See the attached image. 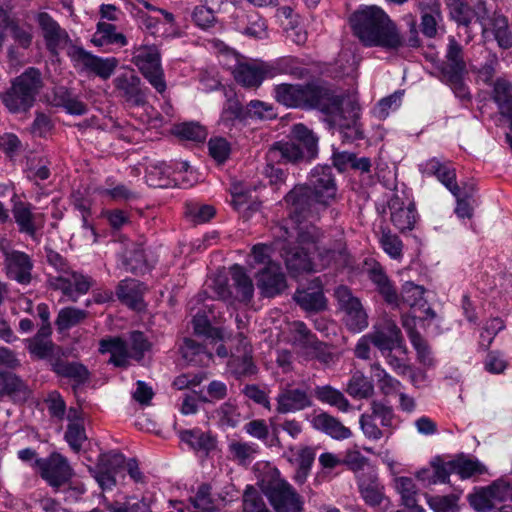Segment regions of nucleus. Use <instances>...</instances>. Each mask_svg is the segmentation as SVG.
I'll list each match as a JSON object with an SVG mask.
<instances>
[{
	"label": "nucleus",
	"instance_id": "9b49d317",
	"mask_svg": "<svg viewBox=\"0 0 512 512\" xmlns=\"http://www.w3.org/2000/svg\"><path fill=\"white\" fill-rule=\"evenodd\" d=\"M131 62L139 69L144 78L160 94L167 85L161 65V54L156 45H139L132 49Z\"/></svg>",
	"mask_w": 512,
	"mask_h": 512
},
{
	"label": "nucleus",
	"instance_id": "58836bf2",
	"mask_svg": "<svg viewBox=\"0 0 512 512\" xmlns=\"http://www.w3.org/2000/svg\"><path fill=\"white\" fill-rule=\"evenodd\" d=\"M368 277L386 303L395 307L399 306L400 298L397 291L380 265L372 267L368 272Z\"/></svg>",
	"mask_w": 512,
	"mask_h": 512
},
{
	"label": "nucleus",
	"instance_id": "f257e3e1",
	"mask_svg": "<svg viewBox=\"0 0 512 512\" xmlns=\"http://www.w3.org/2000/svg\"><path fill=\"white\" fill-rule=\"evenodd\" d=\"M277 244L284 258L286 267L293 277L303 273L321 271L329 266L344 267L349 263L344 233L337 231L329 246H320L322 231L315 225L298 227L296 245L291 247L289 239L292 232L286 227H279Z\"/></svg>",
	"mask_w": 512,
	"mask_h": 512
},
{
	"label": "nucleus",
	"instance_id": "4be33fe9",
	"mask_svg": "<svg viewBox=\"0 0 512 512\" xmlns=\"http://www.w3.org/2000/svg\"><path fill=\"white\" fill-rule=\"evenodd\" d=\"M388 205L390 209V220L401 233L411 231L415 228L419 216L416 205L412 200H404L400 196L394 195Z\"/></svg>",
	"mask_w": 512,
	"mask_h": 512
},
{
	"label": "nucleus",
	"instance_id": "6e6d98bb",
	"mask_svg": "<svg viewBox=\"0 0 512 512\" xmlns=\"http://www.w3.org/2000/svg\"><path fill=\"white\" fill-rule=\"evenodd\" d=\"M376 377L377 386L385 397L396 396L401 392L402 383L391 376L379 363L371 365Z\"/></svg>",
	"mask_w": 512,
	"mask_h": 512
},
{
	"label": "nucleus",
	"instance_id": "0e129e2a",
	"mask_svg": "<svg viewBox=\"0 0 512 512\" xmlns=\"http://www.w3.org/2000/svg\"><path fill=\"white\" fill-rule=\"evenodd\" d=\"M54 371L62 377L73 380L77 385L84 384L89 379L87 368L76 362H58L54 366Z\"/></svg>",
	"mask_w": 512,
	"mask_h": 512
},
{
	"label": "nucleus",
	"instance_id": "3c124183",
	"mask_svg": "<svg viewBox=\"0 0 512 512\" xmlns=\"http://www.w3.org/2000/svg\"><path fill=\"white\" fill-rule=\"evenodd\" d=\"M54 104L70 115L81 116L87 113L88 106L78 96L61 87L55 91Z\"/></svg>",
	"mask_w": 512,
	"mask_h": 512
},
{
	"label": "nucleus",
	"instance_id": "9d476101",
	"mask_svg": "<svg viewBox=\"0 0 512 512\" xmlns=\"http://www.w3.org/2000/svg\"><path fill=\"white\" fill-rule=\"evenodd\" d=\"M512 481L509 477H501L494 480L490 485L475 488L467 497L471 507L478 512H512V508L502 506L493 511L496 503L511 500Z\"/></svg>",
	"mask_w": 512,
	"mask_h": 512
},
{
	"label": "nucleus",
	"instance_id": "473e14b6",
	"mask_svg": "<svg viewBox=\"0 0 512 512\" xmlns=\"http://www.w3.org/2000/svg\"><path fill=\"white\" fill-rule=\"evenodd\" d=\"M123 464L124 456L119 453H109L100 457L96 480L103 489L115 486L116 476Z\"/></svg>",
	"mask_w": 512,
	"mask_h": 512
},
{
	"label": "nucleus",
	"instance_id": "37998d69",
	"mask_svg": "<svg viewBox=\"0 0 512 512\" xmlns=\"http://www.w3.org/2000/svg\"><path fill=\"white\" fill-rule=\"evenodd\" d=\"M259 452V446L253 442L232 440L227 445V457L237 465L249 466Z\"/></svg>",
	"mask_w": 512,
	"mask_h": 512
},
{
	"label": "nucleus",
	"instance_id": "c03bdc74",
	"mask_svg": "<svg viewBox=\"0 0 512 512\" xmlns=\"http://www.w3.org/2000/svg\"><path fill=\"white\" fill-rule=\"evenodd\" d=\"M313 427L337 440H344L351 437V430L344 426L337 418L322 412L312 419Z\"/></svg>",
	"mask_w": 512,
	"mask_h": 512
},
{
	"label": "nucleus",
	"instance_id": "bb28decb",
	"mask_svg": "<svg viewBox=\"0 0 512 512\" xmlns=\"http://www.w3.org/2000/svg\"><path fill=\"white\" fill-rule=\"evenodd\" d=\"M421 167L423 173L435 176L454 197H459L460 187L456 182V170L450 162H441L437 158H431Z\"/></svg>",
	"mask_w": 512,
	"mask_h": 512
},
{
	"label": "nucleus",
	"instance_id": "864d4df0",
	"mask_svg": "<svg viewBox=\"0 0 512 512\" xmlns=\"http://www.w3.org/2000/svg\"><path fill=\"white\" fill-rule=\"evenodd\" d=\"M231 278L236 290V298L240 302H250L254 295V285L245 269L240 265H234L231 268Z\"/></svg>",
	"mask_w": 512,
	"mask_h": 512
},
{
	"label": "nucleus",
	"instance_id": "09e8293b",
	"mask_svg": "<svg viewBox=\"0 0 512 512\" xmlns=\"http://www.w3.org/2000/svg\"><path fill=\"white\" fill-rule=\"evenodd\" d=\"M381 355L396 374L405 375L410 370L408 348L405 340L381 353Z\"/></svg>",
	"mask_w": 512,
	"mask_h": 512
},
{
	"label": "nucleus",
	"instance_id": "423d86ee",
	"mask_svg": "<svg viewBox=\"0 0 512 512\" xmlns=\"http://www.w3.org/2000/svg\"><path fill=\"white\" fill-rule=\"evenodd\" d=\"M276 117L272 104L251 100L245 107L236 98H229L223 106L221 123L232 136L241 133L248 126L249 119L269 120Z\"/></svg>",
	"mask_w": 512,
	"mask_h": 512
},
{
	"label": "nucleus",
	"instance_id": "412c9836",
	"mask_svg": "<svg viewBox=\"0 0 512 512\" xmlns=\"http://www.w3.org/2000/svg\"><path fill=\"white\" fill-rule=\"evenodd\" d=\"M117 95L128 106H143L146 103V94L141 88V80L134 71L119 74L114 80Z\"/></svg>",
	"mask_w": 512,
	"mask_h": 512
},
{
	"label": "nucleus",
	"instance_id": "4c0bfd02",
	"mask_svg": "<svg viewBox=\"0 0 512 512\" xmlns=\"http://www.w3.org/2000/svg\"><path fill=\"white\" fill-rule=\"evenodd\" d=\"M99 352L110 354L109 363L116 367H126L129 359L127 341L119 336L103 338L99 342Z\"/></svg>",
	"mask_w": 512,
	"mask_h": 512
},
{
	"label": "nucleus",
	"instance_id": "a211bd4d",
	"mask_svg": "<svg viewBox=\"0 0 512 512\" xmlns=\"http://www.w3.org/2000/svg\"><path fill=\"white\" fill-rule=\"evenodd\" d=\"M289 218L300 225L304 220L313 218L315 200L305 185H296L284 197Z\"/></svg>",
	"mask_w": 512,
	"mask_h": 512
},
{
	"label": "nucleus",
	"instance_id": "4468645a",
	"mask_svg": "<svg viewBox=\"0 0 512 512\" xmlns=\"http://www.w3.org/2000/svg\"><path fill=\"white\" fill-rule=\"evenodd\" d=\"M335 297L343 313L342 320L348 330L358 333L368 327V315L360 299L353 296L348 287L339 286L335 290Z\"/></svg>",
	"mask_w": 512,
	"mask_h": 512
},
{
	"label": "nucleus",
	"instance_id": "13d9d810",
	"mask_svg": "<svg viewBox=\"0 0 512 512\" xmlns=\"http://www.w3.org/2000/svg\"><path fill=\"white\" fill-rule=\"evenodd\" d=\"M407 334L411 345L416 351L418 361L427 368L434 367L435 359L426 339L412 327L408 328Z\"/></svg>",
	"mask_w": 512,
	"mask_h": 512
},
{
	"label": "nucleus",
	"instance_id": "f8f14e48",
	"mask_svg": "<svg viewBox=\"0 0 512 512\" xmlns=\"http://www.w3.org/2000/svg\"><path fill=\"white\" fill-rule=\"evenodd\" d=\"M395 414L393 408L380 401H372L370 409L360 416V426L364 435L370 440L388 437L394 429Z\"/></svg>",
	"mask_w": 512,
	"mask_h": 512
},
{
	"label": "nucleus",
	"instance_id": "338daca9",
	"mask_svg": "<svg viewBox=\"0 0 512 512\" xmlns=\"http://www.w3.org/2000/svg\"><path fill=\"white\" fill-rule=\"evenodd\" d=\"M215 413L218 425L222 429L235 428L242 420L238 406L231 401L223 403Z\"/></svg>",
	"mask_w": 512,
	"mask_h": 512
},
{
	"label": "nucleus",
	"instance_id": "ddd939ff",
	"mask_svg": "<svg viewBox=\"0 0 512 512\" xmlns=\"http://www.w3.org/2000/svg\"><path fill=\"white\" fill-rule=\"evenodd\" d=\"M304 185L313 195L315 203L324 208L336 200L338 187L330 166L314 167L309 174L307 184Z\"/></svg>",
	"mask_w": 512,
	"mask_h": 512
},
{
	"label": "nucleus",
	"instance_id": "c756f323",
	"mask_svg": "<svg viewBox=\"0 0 512 512\" xmlns=\"http://www.w3.org/2000/svg\"><path fill=\"white\" fill-rule=\"evenodd\" d=\"M279 413L297 412L312 406V399L306 390L298 388L283 389L276 397Z\"/></svg>",
	"mask_w": 512,
	"mask_h": 512
},
{
	"label": "nucleus",
	"instance_id": "e433bc0d",
	"mask_svg": "<svg viewBox=\"0 0 512 512\" xmlns=\"http://www.w3.org/2000/svg\"><path fill=\"white\" fill-rule=\"evenodd\" d=\"M340 95L343 97L342 104H344L345 97L342 94ZM350 113L351 117L346 122L343 105H341V115L335 118L329 116L334 123H337L339 125L340 134L342 135L343 140L347 142H353L355 140H361L364 138L363 132L357 122L359 115L358 107L356 104L350 103Z\"/></svg>",
	"mask_w": 512,
	"mask_h": 512
},
{
	"label": "nucleus",
	"instance_id": "7c9ffc66",
	"mask_svg": "<svg viewBox=\"0 0 512 512\" xmlns=\"http://www.w3.org/2000/svg\"><path fill=\"white\" fill-rule=\"evenodd\" d=\"M268 63V77L274 78L278 75H290L296 79H304L310 75V71L306 68L304 62L294 56H284L277 58Z\"/></svg>",
	"mask_w": 512,
	"mask_h": 512
},
{
	"label": "nucleus",
	"instance_id": "39448f33",
	"mask_svg": "<svg viewBox=\"0 0 512 512\" xmlns=\"http://www.w3.org/2000/svg\"><path fill=\"white\" fill-rule=\"evenodd\" d=\"M257 485L274 512H303L304 499L281 472L269 463L258 469Z\"/></svg>",
	"mask_w": 512,
	"mask_h": 512
},
{
	"label": "nucleus",
	"instance_id": "f03ea898",
	"mask_svg": "<svg viewBox=\"0 0 512 512\" xmlns=\"http://www.w3.org/2000/svg\"><path fill=\"white\" fill-rule=\"evenodd\" d=\"M34 19L40 29L46 50L53 56L67 49V56L73 67L80 71L94 74L107 80L118 66L115 57L102 58L74 44L69 33L48 12H38Z\"/></svg>",
	"mask_w": 512,
	"mask_h": 512
},
{
	"label": "nucleus",
	"instance_id": "2eb2a0df",
	"mask_svg": "<svg viewBox=\"0 0 512 512\" xmlns=\"http://www.w3.org/2000/svg\"><path fill=\"white\" fill-rule=\"evenodd\" d=\"M50 288L60 291L63 297L71 302H76L85 295L93 285V279L82 272L70 270L61 276H48Z\"/></svg>",
	"mask_w": 512,
	"mask_h": 512
},
{
	"label": "nucleus",
	"instance_id": "de8ad7c7",
	"mask_svg": "<svg viewBox=\"0 0 512 512\" xmlns=\"http://www.w3.org/2000/svg\"><path fill=\"white\" fill-rule=\"evenodd\" d=\"M289 342L300 349L318 350L320 342L302 321H294L289 325Z\"/></svg>",
	"mask_w": 512,
	"mask_h": 512
},
{
	"label": "nucleus",
	"instance_id": "6e6552de",
	"mask_svg": "<svg viewBox=\"0 0 512 512\" xmlns=\"http://www.w3.org/2000/svg\"><path fill=\"white\" fill-rule=\"evenodd\" d=\"M42 86L39 69L29 67L12 81L11 87L1 93L0 98L10 112H25L33 106Z\"/></svg>",
	"mask_w": 512,
	"mask_h": 512
},
{
	"label": "nucleus",
	"instance_id": "a19ab883",
	"mask_svg": "<svg viewBox=\"0 0 512 512\" xmlns=\"http://www.w3.org/2000/svg\"><path fill=\"white\" fill-rule=\"evenodd\" d=\"M290 451L292 453L290 462L297 465L293 479L299 485L304 484L315 461V450L311 447L304 446L300 448H290Z\"/></svg>",
	"mask_w": 512,
	"mask_h": 512
},
{
	"label": "nucleus",
	"instance_id": "f704fd0d",
	"mask_svg": "<svg viewBox=\"0 0 512 512\" xmlns=\"http://www.w3.org/2000/svg\"><path fill=\"white\" fill-rule=\"evenodd\" d=\"M144 286L138 280L124 279L116 288L118 299L129 308L140 311L144 308L143 302Z\"/></svg>",
	"mask_w": 512,
	"mask_h": 512
},
{
	"label": "nucleus",
	"instance_id": "ea45409f",
	"mask_svg": "<svg viewBox=\"0 0 512 512\" xmlns=\"http://www.w3.org/2000/svg\"><path fill=\"white\" fill-rule=\"evenodd\" d=\"M425 289L423 286L416 285L413 282H405L402 286L401 300L411 308H424V320H433L436 318V312L429 306L424 299Z\"/></svg>",
	"mask_w": 512,
	"mask_h": 512
},
{
	"label": "nucleus",
	"instance_id": "5701e85b",
	"mask_svg": "<svg viewBox=\"0 0 512 512\" xmlns=\"http://www.w3.org/2000/svg\"><path fill=\"white\" fill-rule=\"evenodd\" d=\"M227 369L236 379L251 377L257 373L252 347L245 337L240 339L239 346L232 353L227 363Z\"/></svg>",
	"mask_w": 512,
	"mask_h": 512
},
{
	"label": "nucleus",
	"instance_id": "cd10ccee",
	"mask_svg": "<svg viewBox=\"0 0 512 512\" xmlns=\"http://www.w3.org/2000/svg\"><path fill=\"white\" fill-rule=\"evenodd\" d=\"M31 391L26 381L11 371H0V401L8 397L14 402H24Z\"/></svg>",
	"mask_w": 512,
	"mask_h": 512
},
{
	"label": "nucleus",
	"instance_id": "20e7f679",
	"mask_svg": "<svg viewBox=\"0 0 512 512\" xmlns=\"http://www.w3.org/2000/svg\"><path fill=\"white\" fill-rule=\"evenodd\" d=\"M273 96L278 103L288 108L317 109L334 118L341 115L343 97L314 83H281L274 86Z\"/></svg>",
	"mask_w": 512,
	"mask_h": 512
},
{
	"label": "nucleus",
	"instance_id": "aec40b11",
	"mask_svg": "<svg viewBox=\"0 0 512 512\" xmlns=\"http://www.w3.org/2000/svg\"><path fill=\"white\" fill-rule=\"evenodd\" d=\"M268 63L261 60L238 61L232 74L235 81L246 88H258L268 77Z\"/></svg>",
	"mask_w": 512,
	"mask_h": 512
},
{
	"label": "nucleus",
	"instance_id": "0eeeda50",
	"mask_svg": "<svg viewBox=\"0 0 512 512\" xmlns=\"http://www.w3.org/2000/svg\"><path fill=\"white\" fill-rule=\"evenodd\" d=\"M7 33L13 40L7 49V57L12 65L21 62L24 54L29 50L34 40V27L32 24L20 19L12 18L7 7L0 2V51L7 39Z\"/></svg>",
	"mask_w": 512,
	"mask_h": 512
},
{
	"label": "nucleus",
	"instance_id": "72a5a7b5",
	"mask_svg": "<svg viewBox=\"0 0 512 512\" xmlns=\"http://www.w3.org/2000/svg\"><path fill=\"white\" fill-rule=\"evenodd\" d=\"M91 42L96 47H117L122 48L128 44L126 36L118 32L112 23L99 21L96 25Z\"/></svg>",
	"mask_w": 512,
	"mask_h": 512
},
{
	"label": "nucleus",
	"instance_id": "a878e982",
	"mask_svg": "<svg viewBox=\"0 0 512 512\" xmlns=\"http://www.w3.org/2000/svg\"><path fill=\"white\" fill-rule=\"evenodd\" d=\"M489 99L496 105L498 113L512 126V82L498 77L490 84Z\"/></svg>",
	"mask_w": 512,
	"mask_h": 512
},
{
	"label": "nucleus",
	"instance_id": "79ce46f5",
	"mask_svg": "<svg viewBox=\"0 0 512 512\" xmlns=\"http://www.w3.org/2000/svg\"><path fill=\"white\" fill-rule=\"evenodd\" d=\"M288 138L300 145L307 159H314L317 156L319 139L315 133L304 124H294L291 127Z\"/></svg>",
	"mask_w": 512,
	"mask_h": 512
},
{
	"label": "nucleus",
	"instance_id": "6ab92c4d",
	"mask_svg": "<svg viewBox=\"0 0 512 512\" xmlns=\"http://www.w3.org/2000/svg\"><path fill=\"white\" fill-rule=\"evenodd\" d=\"M450 16L458 24L469 26L473 21L483 24L488 17L485 0H471L473 5L470 6L465 0H444Z\"/></svg>",
	"mask_w": 512,
	"mask_h": 512
},
{
	"label": "nucleus",
	"instance_id": "e2e57ef3",
	"mask_svg": "<svg viewBox=\"0 0 512 512\" xmlns=\"http://www.w3.org/2000/svg\"><path fill=\"white\" fill-rule=\"evenodd\" d=\"M359 491L365 503L372 507L379 506L384 500V487L376 477L370 478L368 481L361 480Z\"/></svg>",
	"mask_w": 512,
	"mask_h": 512
},
{
	"label": "nucleus",
	"instance_id": "680f3d73",
	"mask_svg": "<svg viewBox=\"0 0 512 512\" xmlns=\"http://www.w3.org/2000/svg\"><path fill=\"white\" fill-rule=\"evenodd\" d=\"M88 316V312L76 307L62 308L57 315L55 325L60 332L71 329L80 324Z\"/></svg>",
	"mask_w": 512,
	"mask_h": 512
},
{
	"label": "nucleus",
	"instance_id": "49530a36",
	"mask_svg": "<svg viewBox=\"0 0 512 512\" xmlns=\"http://www.w3.org/2000/svg\"><path fill=\"white\" fill-rule=\"evenodd\" d=\"M346 392L354 399L362 400L371 398L375 388L372 380L364 375L362 371H354L346 385Z\"/></svg>",
	"mask_w": 512,
	"mask_h": 512
},
{
	"label": "nucleus",
	"instance_id": "2f4dec72",
	"mask_svg": "<svg viewBox=\"0 0 512 512\" xmlns=\"http://www.w3.org/2000/svg\"><path fill=\"white\" fill-rule=\"evenodd\" d=\"M266 158L268 162L295 164L307 159V156L299 144L288 138L287 141L275 142L267 151Z\"/></svg>",
	"mask_w": 512,
	"mask_h": 512
},
{
	"label": "nucleus",
	"instance_id": "a18cd8bd",
	"mask_svg": "<svg viewBox=\"0 0 512 512\" xmlns=\"http://www.w3.org/2000/svg\"><path fill=\"white\" fill-rule=\"evenodd\" d=\"M454 473L458 474L461 479H469L488 473L487 467L475 457L457 455L451 460Z\"/></svg>",
	"mask_w": 512,
	"mask_h": 512
},
{
	"label": "nucleus",
	"instance_id": "69168bd1",
	"mask_svg": "<svg viewBox=\"0 0 512 512\" xmlns=\"http://www.w3.org/2000/svg\"><path fill=\"white\" fill-rule=\"evenodd\" d=\"M505 328V321L501 317H491L487 319L481 328L479 347L483 350H488L498 333Z\"/></svg>",
	"mask_w": 512,
	"mask_h": 512
},
{
	"label": "nucleus",
	"instance_id": "393cba45",
	"mask_svg": "<svg viewBox=\"0 0 512 512\" xmlns=\"http://www.w3.org/2000/svg\"><path fill=\"white\" fill-rule=\"evenodd\" d=\"M6 275L9 279L21 285H28L32 281L34 267L31 257L22 251L11 250L6 253L4 260Z\"/></svg>",
	"mask_w": 512,
	"mask_h": 512
},
{
	"label": "nucleus",
	"instance_id": "5fc2aeb1",
	"mask_svg": "<svg viewBox=\"0 0 512 512\" xmlns=\"http://www.w3.org/2000/svg\"><path fill=\"white\" fill-rule=\"evenodd\" d=\"M294 300L305 311H321L326 308V298L319 286L316 290L298 289L295 292Z\"/></svg>",
	"mask_w": 512,
	"mask_h": 512
},
{
	"label": "nucleus",
	"instance_id": "bf43d9fd",
	"mask_svg": "<svg viewBox=\"0 0 512 512\" xmlns=\"http://www.w3.org/2000/svg\"><path fill=\"white\" fill-rule=\"evenodd\" d=\"M315 396L322 403L334 406L341 412H347L350 409V403L344 394L330 385L317 386Z\"/></svg>",
	"mask_w": 512,
	"mask_h": 512
},
{
	"label": "nucleus",
	"instance_id": "c85d7f7f",
	"mask_svg": "<svg viewBox=\"0 0 512 512\" xmlns=\"http://www.w3.org/2000/svg\"><path fill=\"white\" fill-rule=\"evenodd\" d=\"M258 287L265 297L280 294L286 288V278L277 263H269L259 274Z\"/></svg>",
	"mask_w": 512,
	"mask_h": 512
},
{
	"label": "nucleus",
	"instance_id": "f3484780",
	"mask_svg": "<svg viewBox=\"0 0 512 512\" xmlns=\"http://www.w3.org/2000/svg\"><path fill=\"white\" fill-rule=\"evenodd\" d=\"M12 215L20 233L35 238L38 230L45 224L43 213L35 212V207L30 202L22 201L14 193L12 198Z\"/></svg>",
	"mask_w": 512,
	"mask_h": 512
},
{
	"label": "nucleus",
	"instance_id": "052dcab7",
	"mask_svg": "<svg viewBox=\"0 0 512 512\" xmlns=\"http://www.w3.org/2000/svg\"><path fill=\"white\" fill-rule=\"evenodd\" d=\"M174 169L165 162L151 165L145 175L146 182L151 187H168L171 184V175Z\"/></svg>",
	"mask_w": 512,
	"mask_h": 512
},
{
	"label": "nucleus",
	"instance_id": "4d7b16f0",
	"mask_svg": "<svg viewBox=\"0 0 512 512\" xmlns=\"http://www.w3.org/2000/svg\"><path fill=\"white\" fill-rule=\"evenodd\" d=\"M185 360L195 365H206L212 360V354L193 339L185 338L180 348Z\"/></svg>",
	"mask_w": 512,
	"mask_h": 512
},
{
	"label": "nucleus",
	"instance_id": "dca6fc26",
	"mask_svg": "<svg viewBox=\"0 0 512 512\" xmlns=\"http://www.w3.org/2000/svg\"><path fill=\"white\" fill-rule=\"evenodd\" d=\"M40 476L55 490L70 481L73 469L67 458L58 452L51 453L46 458H39L35 462Z\"/></svg>",
	"mask_w": 512,
	"mask_h": 512
},
{
	"label": "nucleus",
	"instance_id": "c9c22d12",
	"mask_svg": "<svg viewBox=\"0 0 512 512\" xmlns=\"http://www.w3.org/2000/svg\"><path fill=\"white\" fill-rule=\"evenodd\" d=\"M267 21L258 12L251 11L237 16L236 29L243 35L256 39L267 37Z\"/></svg>",
	"mask_w": 512,
	"mask_h": 512
},
{
	"label": "nucleus",
	"instance_id": "603ef678",
	"mask_svg": "<svg viewBox=\"0 0 512 512\" xmlns=\"http://www.w3.org/2000/svg\"><path fill=\"white\" fill-rule=\"evenodd\" d=\"M77 413L76 409L69 410V423L65 432V440L75 452L80 451L82 444L87 439L83 421L77 417Z\"/></svg>",
	"mask_w": 512,
	"mask_h": 512
},
{
	"label": "nucleus",
	"instance_id": "774afa93",
	"mask_svg": "<svg viewBox=\"0 0 512 512\" xmlns=\"http://www.w3.org/2000/svg\"><path fill=\"white\" fill-rule=\"evenodd\" d=\"M379 243L383 251L393 260L401 261L403 258L404 244L401 238L389 229L381 232Z\"/></svg>",
	"mask_w": 512,
	"mask_h": 512
},
{
	"label": "nucleus",
	"instance_id": "8fccbe9b",
	"mask_svg": "<svg viewBox=\"0 0 512 512\" xmlns=\"http://www.w3.org/2000/svg\"><path fill=\"white\" fill-rule=\"evenodd\" d=\"M179 437L194 451L209 453L215 447L213 437L198 428L182 430Z\"/></svg>",
	"mask_w": 512,
	"mask_h": 512
},
{
	"label": "nucleus",
	"instance_id": "7ed1b4c3",
	"mask_svg": "<svg viewBox=\"0 0 512 512\" xmlns=\"http://www.w3.org/2000/svg\"><path fill=\"white\" fill-rule=\"evenodd\" d=\"M349 23L354 36L364 47L398 50L405 45L398 25L379 6H360L351 14Z\"/></svg>",
	"mask_w": 512,
	"mask_h": 512
},
{
	"label": "nucleus",
	"instance_id": "1a4fd4ad",
	"mask_svg": "<svg viewBox=\"0 0 512 512\" xmlns=\"http://www.w3.org/2000/svg\"><path fill=\"white\" fill-rule=\"evenodd\" d=\"M440 72L444 82L451 87L456 97L462 100L471 98L469 89L464 82L467 73V64L464 59L462 45L453 37H448V44L444 60L440 65Z\"/></svg>",
	"mask_w": 512,
	"mask_h": 512
},
{
	"label": "nucleus",
	"instance_id": "b1692460",
	"mask_svg": "<svg viewBox=\"0 0 512 512\" xmlns=\"http://www.w3.org/2000/svg\"><path fill=\"white\" fill-rule=\"evenodd\" d=\"M372 345L381 353L393 348L404 340L401 329L392 319L384 318L377 322L369 332Z\"/></svg>",
	"mask_w": 512,
	"mask_h": 512
}]
</instances>
